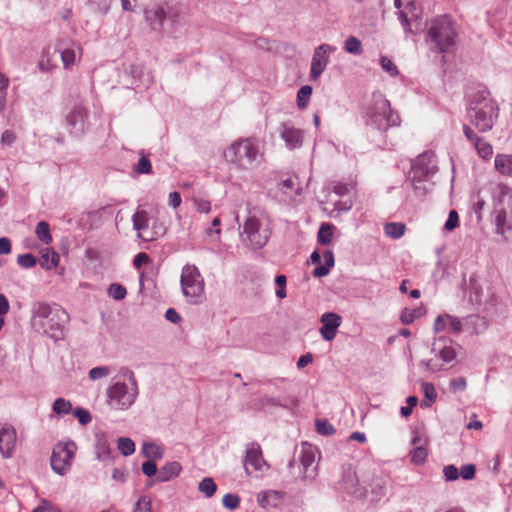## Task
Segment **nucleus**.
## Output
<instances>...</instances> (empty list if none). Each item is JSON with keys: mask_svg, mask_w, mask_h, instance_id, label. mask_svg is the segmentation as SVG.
<instances>
[{"mask_svg": "<svg viewBox=\"0 0 512 512\" xmlns=\"http://www.w3.org/2000/svg\"><path fill=\"white\" fill-rule=\"evenodd\" d=\"M68 312L56 303L35 302L31 308V327L35 332L57 342L65 337Z\"/></svg>", "mask_w": 512, "mask_h": 512, "instance_id": "nucleus-1", "label": "nucleus"}, {"mask_svg": "<svg viewBox=\"0 0 512 512\" xmlns=\"http://www.w3.org/2000/svg\"><path fill=\"white\" fill-rule=\"evenodd\" d=\"M122 379H114L106 389V403L116 411H126L136 402L139 395L138 382L134 373L126 369Z\"/></svg>", "mask_w": 512, "mask_h": 512, "instance_id": "nucleus-2", "label": "nucleus"}, {"mask_svg": "<svg viewBox=\"0 0 512 512\" xmlns=\"http://www.w3.org/2000/svg\"><path fill=\"white\" fill-rule=\"evenodd\" d=\"M227 162L238 169L250 170L257 166L263 154L255 138H241L231 143L223 153Z\"/></svg>", "mask_w": 512, "mask_h": 512, "instance_id": "nucleus-3", "label": "nucleus"}, {"mask_svg": "<svg viewBox=\"0 0 512 512\" xmlns=\"http://www.w3.org/2000/svg\"><path fill=\"white\" fill-rule=\"evenodd\" d=\"M467 116L480 132H487L498 118V106L488 93L482 92L470 100Z\"/></svg>", "mask_w": 512, "mask_h": 512, "instance_id": "nucleus-4", "label": "nucleus"}, {"mask_svg": "<svg viewBox=\"0 0 512 512\" xmlns=\"http://www.w3.org/2000/svg\"><path fill=\"white\" fill-rule=\"evenodd\" d=\"M492 193L496 232L508 238L512 236V188L500 183Z\"/></svg>", "mask_w": 512, "mask_h": 512, "instance_id": "nucleus-5", "label": "nucleus"}, {"mask_svg": "<svg viewBox=\"0 0 512 512\" xmlns=\"http://www.w3.org/2000/svg\"><path fill=\"white\" fill-rule=\"evenodd\" d=\"M243 235L252 249H261L271 236L269 218L263 212L250 214L243 224Z\"/></svg>", "mask_w": 512, "mask_h": 512, "instance_id": "nucleus-6", "label": "nucleus"}, {"mask_svg": "<svg viewBox=\"0 0 512 512\" xmlns=\"http://www.w3.org/2000/svg\"><path fill=\"white\" fill-rule=\"evenodd\" d=\"M368 117L369 124L381 131L400 124L399 115L391 109L390 102L381 93L373 94Z\"/></svg>", "mask_w": 512, "mask_h": 512, "instance_id": "nucleus-7", "label": "nucleus"}, {"mask_svg": "<svg viewBox=\"0 0 512 512\" xmlns=\"http://www.w3.org/2000/svg\"><path fill=\"white\" fill-rule=\"evenodd\" d=\"M181 289L189 304L197 305L205 300V282L199 269L186 264L181 271Z\"/></svg>", "mask_w": 512, "mask_h": 512, "instance_id": "nucleus-8", "label": "nucleus"}, {"mask_svg": "<svg viewBox=\"0 0 512 512\" xmlns=\"http://www.w3.org/2000/svg\"><path fill=\"white\" fill-rule=\"evenodd\" d=\"M428 40L439 52L449 51L456 44V31L448 16L434 19L428 29Z\"/></svg>", "mask_w": 512, "mask_h": 512, "instance_id": "nucleus-9", "label": "nucleus"}, {"mask_svg": "<svg viewBox=\"0 0 512 512\" xmlns=\"http://www.w3.org/2000/svg\"><path fill=\"white\" fill-rule=\"evenodd\" d=\"M394 5L406 32L418 34L426 29L427 21L423 20L422 9L415 0H394Z\"/></svg>", "mask_w": 512, "mask_h": 512, "instance_id": "nucleus-10", "label": "nucleus"}, {"mask_svg": "<svg viewBox=\"0 0 512 512\" xmlns=\"http://www.w3.org/2000/svg\"><path fill=\"white\" fill-rule=\"evenodd\" d=\"M437 172V164L435 154L433 152H425L419 155L412 163L410 178L415 189L426 190L425 186H421L422 182Z\"/></svg>", "mask_w": 512, "mask_h": 512, "instance_id": "nucleus-11", "label": "nucleus"}, {"mask_svg": "<svg viewBox=\"0 0 512 512\" xmlns=\"http://www.w3.org/2000/svg\"><path fill=\"white\" fill-rule=\"evenodd\" d=\"M152 218L148 212L141 206H139L132 216L133 228L137 231L138 238L144 241H153L164 234V229L161 226L150 222Z\"/></svg>", "mask_w": 512, "mask_h": 512, "instance_id": "nucleus-12", "label": "nucleus"}, {"mask_svg": "<svg viewBox=\"0 0 512 512\" xmlns=\"http://www.w3.org/2000/svg\"><path fill=\"white\" fill-rule=\"evenodd\" d=\"M76 445L73 442L58 443L51 456V467L59 475H65L72 466Z\"/></svg>", "mask_w": 512, "mask_h": 512, "instance_id": "nucleus-13", "label": "nucleus"}, {"mask_svg": "<svg viewBox=\"0 0 512 512\" xmlns=\"http://www.w3.org/2000/svg\"><path fill=\"white\" fill-rule=\"evenodd\" d=\"M317 454L318 449L316 446L309 443H303L301 445L299 461L302 467V478L304 480L313 481L317 477L318 469L317 466L314 465Z\"/></svg>", "mask_w": 512, "mask_h": 512, "instance_id": "nucleus-14", "label": "nucleus"}, {"mask_svg": "<svg viewBox=\"0 0 512 512\" xmlns=\"http://www.w3.org/2000/svg\"><path fill=\"white\" fill-rule=\"evenodd\" d=\"M335 51L336 47L330 44H321L314 50L310 68L311 80L315 81L321 76L329 63L330 54Z\"/></svg>", "mask_w": 512, "mask_h": 512, "instance_id": "nucleus-15", "label": "nucleus"}, {"mask_svg": "<svg viewBox=\"0 0 512 512\" xmlns=\"http://www.w3.org/2000/svg\"><path fill=\"white\" fill-rule=\"evenodd\" d=\"M340 488L355 498H363L367 494V490L359 484L357 474L351 466L343 468Z\"/></svg>", "mask_w": 512, "mask_h": 512, "instance_id": "nucleus-16", "label": "nucleus"}, {"mask_svg": "<svg viewBox=\"0 0 512 512\" xmlns=\"http://www.w3.org/2000/svg\"><path fill=\"white\" fill-rule=\"evenodd\" d=\"M244 465L248 474L250 473V467L260 474L265 473L269 469V465L263 459L259 444L251 443L247 446Z\"/></svg>", "mask_w": 512, "mask_h": 512, "instance_id": "nucleus-17", "label": "nucleus"}, {"mask_svg": "<svg viewBox=\"0 0 512 512\" xmlns=\"http://www.w3.org/2000/svg\"><path fill=\"white\" fill-rule=\"evenodd\" d=\"M279 134L288 149L293 150L302 146L304 133L292 123H282L279 127Z\"/></svg>", "mask_w": 512, "mask_h": 512, "instance_id": "nucleus-18", "label": "nucleus"}, {"mask_svg": "<svg viewBox=\"0 0 512 512\" xmlns=\"http://www.w3.org/2000/svg\"><path fill=\"white\" fill-rule=\"evenodd\" d=\"M17 442L16 431L9 424L0 425V453L4 458L12 457Z\"/></svg>", "mask_w": 512, "mask_h": 512, "instance_id": "nucleus-19", "label": "nucleus"}, {"mask_svg": "<svg viewBox=\"0 0 512 512\" xmlns=\"http://www.w3.org/2000/svg\"><path fill=\"white\" fill-rule=\"evenodd\" d=\"M320 322L322 326L319 331L322 338L326 341H332L342 323L341 316L334 312H327L321 316Z\"/></svg>", "mask_w": 512, "mask_h": 512, "instance_id": "nucleus-20", "label": "nucleus"}, {"mask_svg": "<svg viewBox=\"0 0 512 512\" xmlns=\"http://www.w3.org/2000/svg\"><path fill=\"white\" fill-rule=\"evenodd\" d=\"M433 331L435 334L441 332L459 334L462 331V321L450 314H441L435 319Z\"/></svg>", "mask_w": 512, "mask_h": 512, "instance_id": "nucleus-21", "label": "nucleus"}, {"mask_svg": "<svg viewBox=\"0 0 512 512\" xmlns=\"http://www.w3.org/2000/svg\"><path fill=\"white\" fill-rule=\"evenodd\" d=\"M432 351L445 363H450L456 358L452 340L444 336L435 339Z\"/></svg>", "mask_w": 512, "mask_h": 512, "instance_id": "nucleus-22", "label": "nucleus"}, {"mask_svg": "<svg viewBox=\"0 0 512 512\" xmlns=\"http://www.w3.org/2000/svg\"><path fill=\"white\" fill-rule=\"evenodd\" d=\"M463 132L466 138L472 142L478 155L483 159H489L493 154V148L490 143L479 137L469 126L464 125Z\"/></svg>", "mask_w": 512, "mask_h": 512, "instance_id": "nucleus-23", "label": "nucleus"}, {"mask_svg": "<svg viewBox=\"0 0 512 512\" xmlns=\"http://www.w3.org/2000/svg\"><path fill=\"white\" fill-rule=\"evenodd\" d=\"M283 499V493L275 490L263 491L258 494L257 501L264 509L278 507Z\"/></svg>", "mask_w": 512, "mask_h": 512, "instance_id": "nucleus-24", "label": "nucleus"}, {"mask_svg": "<svg viewBox=\"0 0 512 512\" xmlns=\"http://www.w3.org/2000/svg\"><path fill=\"white\" fill-rule=\"evenodd\" d=\"M57 66V52L47 47L43 50L38 67L43 72H49Z\"/></svg>", "mask_w": 512, "mask_h": 512, "instance_id": "nucleus-25", "label": "nucleus"}, {"mask_svg": "<svg viewBox=\"0 0 512 512\" xmlns=\"http://www.w3.org/2000/svg\"><path fill=\"white\" fill-rule=\"evenodd\" d=\"M145 18L151 29L159 30L162 28L163 22L166 18V12L162 7H157L145 12Z\"/></svg>", "mask_w": 512, "mask_h": 512, "instance_id": "nucleus-26", "label": "nucleus"}, {"mask_svg": "<svg viewBox=\"0 0 512 512\" xmlns=\"http://www.w3.org/2000/svg\"><path fill=\"white\" fill-rule=\"evenodd\" d=\"M60 260V256L57 252H55L51 248H45L41 250V256L39 259V263L42 268L51 270L58 266Z\"/></svg>", "mask_w": 512, "mask_h": 512, "instance_id": "nucleus-27", "label": "nucleus"}, {"mask_svg": "<svg viewBox=\"0 0 512 512\" xmlns=\"http://www.w3.org/2000/svg\"><path fill=\"white\" fill-rule=\"evenodd\" d=\"M182 470L179 462H169L165 464L158 472V480L161 482H167L177 477Z\"/></svg>", "mask_w": 512, "mask_h": 512, "instance_id": "nucleus-28", "label": "nucleus"}, {"mask_svg": "<svg viewBox=\"0 0 512 512\" xmlns=\"http://www.w3.org/2000/svg\"><path fill=\"white\" fill-rule=\"evenodd\" d=\"M84 118V110L80 107H77L67 115L66 121L67 124L74 130V132H80L84 128Z\"/></svg>", "mask_w": 512, "mask_h": 512, "instance_id": "nucleus-29", "label": "nucleus"}, {"mask_svg": "<svg viewBox=\"0 0 512 512\" xmlns=\"http://www.w3.org/2000/svg\"><path fill=\"white\" fill-rule=\"evenodd\" d=\"M278 188L289 199H292L294 195L299 194L301 190L297 178L294 177H288L281 180L278 183Z\"/></svg>", "mask_w": 512, "mask_h": 512, "instance_id": "nucleus-30", "label": "nucleus"}, {"mask_svg": "<svg viewBox=\"0 0 512 512\" xmlns=\"http://www.w3.org/2000/svg\"><path fill=\"white\" fill-rule=\"evenodd\" d=\"M495 169L505 176H512V155L497 154L494 161Z\"/></svg>", "mask_w": 512, "mask_h": 512, "instance_id": "nucleus-31", "label": "nucleus"}, {"mask_svg": "<svg viewBox=\"0 0 512 512\" xmlns=\"http://www.w3.org/2000/svg\"><path fill=\"white\" fill-rule=\"evenodd\" d=\"M142 453L149 460H158L163 457V449L156 443L146 442L143 444Z\"/></svg>", "mask_w": 512, "mask_h": 512, "instance_id": "nucleus-32", "label": "nucleus"}, {"mask_svg": "<svg viewBox=\"0 0 512 512\" xmlns=\"http://www.w3.org/2000/svg\"><path fill=\"white\" fill-rule=\"evenodd\" d=\"M406 227L403 223L390 222L384 227V232L387 237L393 239L401 238L405 233Z\"/></svg>", "mask_w": 512, "mask_h": 512, "instance_id": "nucleus-33", "label": "nucleus"}, {"mask_svg": "<svg viewBox=\"0 0 512 512\" xmlns=\"http://www.w3.org/2000/svg\"><path fill=\"white\" fill-rule=\"evenodd\" d=\"M82 53L81 48L78 49V55L76 50L68 48L61 52V60L65 69L70 68L76 63L77 57L80 58Z\"/></svg>", "mask_w": 512, "mask_h": 512, "instance_id": "nucleus-34", "label": "nucleus"}, {"mask_svg": "<svg viewBox=\"0 0 512 512\" xmlns=\"http://www.w3.org/2000/svg\"><path fill=\"white\" fill-rule=\"evenodd\" d=\"M52 411L58 416H64L72 411V404L64 398H57L52 406Z\"/></svg>", "mask_w": 512, "mask_h": 512, "instance_id": "nucleus-35", "label": "nucleus"}, {"mask_svg": "<svg viewBox=\"0 0 512 512\" xmlns=\"http://www.w3.org/2000/svg\"><path fill=\"white\" fill-rule=\"evenodd\" d=\"M35 233L42 243L48 245L52 242V236L47 222L40 221L36 226Z\"/></svg>", "mask_w": 512, "mask_h": 512, "instance_id": "nucleus-36", "label": "nucleus"}, {"mask_svg": "<svg viewBox=\"0 0 512 512\" xmlns=\"http://www.w3.org/2000/svg\"><path fill=\"white\" fill-rule=\"evenodd\" d=\"M334 226L330 223H323L318 231V241L323 245L331 243L333 238Z\"/></svg>", "mask_w": 512, "mask_h": 512, "instance_id": "nucleus-37", "label": "nucleus"}, {"mask_svg": "<svg viewBox=\"0 0 512 512\" xmlns=\"http://www.w3.org/2000/svg\"><path fill=\"white\" fill-rule=\"evenodd\" d=\"M198 490L207 498H210L216 493L217 485L211 477H206L199 483Z\"/></svg>", "mask_w": 512, "mask_h": 512, "instance_id": "nucleus-38", "label": "nucleus"}, {"mask_svg": "<svg viewBox=\"0 0 512 512\" xmlns=\"http://www.w3.org/2000/svg\"><path fill=\"white\" fill-rule=\"evenodd\" d=\"M346 52L353 55H360L363 52L361 41L355 36H349L344 42Z\"/></svg>", "mask_w": 512, "mask_h": 512, "instance_id": "nucleus-39", "label": "nucleus"}, {"mask_svg": "<svg viewBox=\"0 0 512 512\" xmlns=\"http://www.w3.org/2000/svg\"><path fill=\"white\" fill-rule=\"evenodd\" d=\"M311 95L312 87L309 85L302 86L297 92V106L300 109H305L308 106Z\"/></svg>", "mask_w": 512, "mask_h": 512, "instance_id": "nucleus-40", "label": "nucleus"}, {"mask_svg": "<svg viewBox=\"0 0 512 512\" xmlns=\"http://www.w3.org/2000/svg\"><path fill=\"white\" fill-rule=\"evenodd\" d=\"M117 446L124 456L132 455L135 452V444L130 438L120 437Z\"/></svg>", "mask_w": 512, "mask_h": 512, "instance_id": "nucleus-41", "label": "nucleus"}, {"mask_svg": "<svg viewBox=\"0 0 512 512\" xmlns=\"http://www.w3.org/2000/svg\"><path fill=\"white\" fill-rule=\"evenodd\" d=\"M411 461L415 465H421L425 462L428 452L423 445L416 446L411 452Z\"/></svg>", "mask_w": 512, "mask_h": 512, "instance_id": "nucleus-42", "label": "nucleus"}, {"mask_svg": "<svg viewBox=\"0 0 512 512\" xmlns=\"http://www.w3.org/2000/svg\"><path fill=\"white\" fill-rule=\"evenodd\" d=\"M380 65L382 69L387 72L391 77H396L399 74V70L395 63L387 56H381Z\"/></svg>", "mask_w": 512, "mask_h": 512, "instance_id": "nucleus-43", "label": "nucleus"}, {"mask_svg": "<svg viewBox=\"0 0 512 512\" xmlns=\"http://www.w3.org/2000/svg\"><path fill=\"white\" fill-rule=\"evenodd\" d=\"M126 288L120 284L113 283L108 288V295L115 300H122L126 297Z\"/></svg>", "mask_w": 512, "mask_h": 512, "instance_id": "nucleus-44", "label": "nucleus"}, {"mask_svg": "<svg viewBox=\"0 0 512 512\" xmlns=\"http://www.w3.org/2000/svg\"><path fill=\"white\" fill-rule=\"evenodd\" d=\"M134 512H152V500L150 496H141L136 503Z\"/></svg>", "mask_w": 512, "mask_h": 512, "instance_id": "nucleus-45", "label": "nucleus"}, {"mask_svg": "<svg viewBox=\"0 0 512 512\" xmlns=\"http://www.w3.org/2000/svg\"><path fill=\"white\" fill-rule=\"evenodd\" d=\"M286 283H287V278L285 275H277L275 277V284L277 286L275 294L279 299H284L287 296Z\"/></svg>", "mask_w": 512, "mask_h": 512, "instance_id": "nucleus-46", "label": "nucleus"}, {"mask_svg": "<svg viewBox=\"0 0 512 512\" xmlns=\"http://www.w3.org/2000/svg\"><path fill=\"white\" fill-rule=\"evenodd\" d=\"M222 504L229 510H235L239 507L240 498L236 494L228 493L223 496Z\"/></svg>", "mask_w": 512, "mask_h": 512, "instance_id": "nucleus-47", "label": "nucleus"}, {"mask_svg": "<svg viewBox=\"0 0 512 512\" xmlns=\"http://www.w3.org/2000/svg\"><path fill=\"white\" fill-rule=\"evenodd\" d=\"M111 373L108 366L94 367L89 371V378L93 381L107 377Z\"/></svg>", "mask_w": 512, "mask_h": 512, "instance_id": "nucleus-48", "label": "nucleus"}, {"mask_svg": "<svg viewBox=\"0 0 512 512\" xmlns=\"http://www.w3.org/2000/svg\"><path fill=\"white\" fill-rule=\"evenodd\" d=\"M371 493L373 495V500H379L385 495V487L382 480H373L371 484Z\"/></svg>", "mask_w": 512, "mask_h": 512, "instance_id": "nucleus-49", "label": "nucleus"}, {"mask_svg": "<svg viewBox=\"0 0 512 512\" xmlns=\"http://www.w3.org/2000/svg\"><path fill=\"white\" fill-rule=\"evenodd\" d=\"M73 414L81 425H87L92 420L90 412L85 408L78 407L73 411Z\"/></svg>", "mask_w": 512, "mask_h": 512, "instance_id": "nucleus-50", "label": "nucleus"}, {"mask_svg": "<svg viewBox=\"0 0 512 512\" xmlns=\"http://www.w3.org/2000/svg\"><path fill=\"white\" fill-rule=\"evenodd\" d=\"M97 11L107 13L110 10L113 0H87Z\"/></svg>", "mask_w": 512, "mask_h": 512, "instance_id": "nucleus-51", "label": "nucleus"}, {"mask_svg": "<svg viewBox=\"0 0 512 512\" xmlns=\"http://www.w3.org/2000/svg\"><path fill=\"white\" fill-rule=\"evenodd\" d=\"M459 226V216L456 210H451L448 215V219L444 224V229L446 231H453L456 227Z\"/></svg>", "mask_w": 512, "mask_h": 512, "instance_id": "nucleus-52", "label": "nucleus"}, {"mask_svg": "<svg viewBox=\"0 0 512 512\" xmlns=\"http://www.w3.org/2000/svg\"><path fill=\"white\" fill-rule=\"evenodd\" d=\"M316 429L321 435H332L335 431L334 427L326 420H316Z\"/></svg>", "mask_w": 512, "mask_h": 512, "instance_id": "nucleus-53", "label": "nucleus"}, {"mask_svg": "<svg viewBox=\"0 0 512 512\" xmlns=\"http://www.w3.org/2000/svg\"><path fill=\"white\" fill-rule=\"evenodd\" d=\"M420 316V310L419 309H413V310H404L401 315V322L403 324H411L414 322L416 318Z\"/></svg>", "mask_w": 512, "mask_h": 512, "instance_id": "nucleus-54", "label": "nucleus"}, {"mask_svg": "<svg viewBox=\"0 0 512 512\" xmlns=\"http://www.w3.org/2000/svg\"><path fill=\"white\" fill-rule=\"evenodd\" d=\"M17 262L24 268H32L36 265V258L32 254H22L18 256Z\"/></svg>", "mask_w": 512, "mask_h": 512, "instance_id": "nucleus-55", "label": "nucleus"}, {"mask_svg": "<svg viewBox=\"0 0 512 512\" xmlns=\"http://www.w3.org/2000/svg\"><path fill=\"white\" fill-rule=\"evenodd\" d=\"M422 391L425 395V398L429 401V402H434L436 397H437V393H436V390H435V387L432 383H429V382H424L422 384Z\"/></svg>", "mask_w": 512, "mask_h": 512, "instance_id": "nucleus-56", "label": "nucleus"}, {"mask_svg": "<svg viewBox=\"0 0 512 512\" xmlns=\"http://www.w3.org/2000/svg\"><path fill=\"white\" fill-rule=\"evenodd\" d=\"M196 209L201 213H209L211 210L210 201L203 198H194L193 200Z\"/></svg>", "mask_w": 512, "mask_h": 512, "instance_id": "nucleus-57", "label": "nucleus"}, {"mask_svg": "<svg viewBox=\"0 0 512 512\" xmlns=\"http://www.w3.org/2000/svg\"><path fill=\"white\" fill-rule=\"evenodd\" d=\"M444 477L447 481L457 480L459 477V471L454 465L445 466L443 469Z\"/></svg>", "mask_w": 512, "mask_h": 512, "instance_id": "nucleus-58", "label": "nucleus"}, {"mask_svg": "<svg viewBox=\"0 0 512 512\" xmlns=\"http://www.w3.org/2000/svg\"><path fill=\"white\" fill-rule=\"evenodd\" d=\"M151 168H152V166H151L150 160L147 157L142 156L138 161L136 170L138 173L144 174V173H150Z\"/></svg>", "mask_w": 512, "mask_h": 512, "instance_id": "nucleus-59", "label": "nucleus"}, {"mask_svg": "<svg viewBox=\"0 0 512 512\" xmlns=\"http://www.w3.org/2000/svg\"><path fill=\"white\" fill-rule=\"evenodd\" d=\"M476 468L473 464H467L462 466L459 475L465 480H471L475 477Z\"/></svg>", "mask_w": 512, "mask_h": 512, "instance_id": "nucleus-60", "label": "nucleus"}, {"mask_svg": "<svg viewBox=\"0 0 512 512\" xmlns=\"http://www.w3.org/2000/svg\"><path fill=\"white\" fill-rule=\"evenodd\" d=\"M467 382L463 377L453 378L450 381V389L452 391H464L466 389Z\"/></svg>", "mask_w": 512, "mask_h": 512, "instance_id": "nucleus-61", "label": "nucleus"}, {"mask_svg": "<svg viewBox=\"0 0 512 512\" xmlns=\"http://www.w3.org/2000/svg\"><path fill=\"white\" fill-rule=\"evenodd\" d=\"M141 469L142 472L148 477L154 476L157 473V466L154 460L144 462Z\"/></svg>", "mask_w": 512, "mask_h": 512, "instance_id": "nucleus-62", "label": "nucleus"}, {"mask_svg": "<svg viewBox=\"0 0 512 512\" xmlns=\"http://www.w3.org/2000/svg\"><path fill=\"white\" fill-rule=\"evenodd\" d=\"M16 140V135L11 130H6L2 133L1 144L11 146Z\"/></svg>", "mask_w": 512, "mask_h": 512, "instance_id": "nucleus-63", "label": "nucleus"}, {"mask_svg": "<svg viewBox=\"0 0 512 512\" xmlns=\"http://www.w3.org/2000/svg\"><path fill=\"white\" fill-rule=\"evenodd\" d=\"M149 262V256L146 253H139L134 257L133 265L139 269L144 264H147Z\"/></svg>", "mask_w": 512, "mask_h": 512, "instance_id": "nucleus-64", "label": "nucleus"}]
</instances>
